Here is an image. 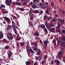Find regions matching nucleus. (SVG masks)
<instances>
[{
    "mask_svg": "<svg viewBox=\"0 0 65 65\" xmlns=\"http://www.w3.org/2000/svg\"><path fill=\"white\" fill-rule=\"evenodd\" d=\"M3 42L5 43H6L7 42V40L5 39H4L3 40Z\"/></svg>",
    "mask_w": 65,
    "mask_h": 65,
    "instance_id": "obj_36",
    "label": "nucleus"
},
{
    "mask_svg": "<svg viewBox=\"0 0 65 65\" xmlns=\"http://www.w3.org/2000/svg\"><path fill=\"white\" fill-rule=\"evenodd\" d=\"M33 19H34V18L33 16L31 17L30 18V20L31 21V20H32Z\"/></svg>",
    "mask_w": 65,
    "mask_h": 65,
    "instance_id": "obj_41",
    "label": "nucleus"
},
{
    "mask_svg": "<svg viewBox=\"0 0 65 65\" xmlns=\"http://www.w3.org/2000/svg\"><path fill=\"white\" fill-rule=\"evenodd\" d=\"M9 0H6L5 1V3H7V2H9Z\"/></svg>",
    "mask_w": 65,
    "mask_h": 65,
    "instance_id": "obj_62",
    "label": "nucleus"
},
{
    "mask_svg": "<svg viewBox=\"0 0 65 65\" xmlns=\"http://www.w3.org/2000/svg\"><path fill=\"white\" fill-rule=\"evenodd\" d=\"M47 19V17L46 16L44 15L43 17V20L44 21H46L45 19Z\"/></svg>",
    "mask_w": 65,
    "mask_h": 65,
    "instance_id": "obj_26",
    "label": "nucleus"
},
{
    "mask_svg": "<svg viewBox=\"0 0 65 65\" xmlns=\"http://www.w3.org/2000/svg\"><path fill=\"white\" fill-rule=\"evenodd\" d=\"M12 28L13 29V30L14 31H16L17 30L16 28H15V27H14V25H12Z\"/></svg>",
    "mask_w": 65,
    "mask_h": 65,
    "instance_id": "obj_15",
    "label": "nucleus"
},
{
    "mask_svg": "<svg viewBox=\"0 0 65 65\" xmlns=\"http://www.w3.org/2000/svg\"><path fill=\"white\" fill-rule=\"evenodd\" d=\"M30 26L31 27H34V25H33V24H30Z\"/></svg>",
    "mask_w": 65,
    "mask_h": 65,
    "instance_id": "obj_56",
    "label": "nucleus"
},
{
    "mask_svg": "<svg viewBox=\"0 0 65 65\" xmlns=\"http://www.w3.org/2000/svg\"><path fill=\"white\" fill-rule=\"evenodd\" d=\"M29 51L31 53L33 54V53H34L35 52L34 51L32 50V49L31 48L29 49Z\"/></svg>",
    "mask_w": 65,
    "mask_h": 65,
    "instance_id": "obj_16",
    "label": "nucleus"
},
{
    "mask_svg": "<svg viewBox=\"0 0 65 65\" xmlns=\"http://www.w3.org/2000/svg\"><path fill=\"white\" fill-rule=\"evenodd\" d=\"M40 0H36V2L37 3H38L39 2Z\"/></svg>",
    "mask_w": 65,
    "mask_h": 65,
    "instance_id": "obj_55",
    "label": "nucleus"
},
{
    "mask_svg": "<svg viewBox=\"0 0 65 65\" xmlns=\"http://www.w3.org/2000/svg\"><path fill=\"white\" fill-rule=\"evenodd\" d=\"M13 19L14 20H15V19H16V17L14 16H13Z\"/></svg>",
    "mask_w": 65,
    "mask_h": 65,
    "instance_id": "obj_51",
    "label": "nucleus"
},
{
    "mask_svg": "<svg viewBox=\"0 0 65 65\" xmlns=\"http://www.w3.org/2000/svg\"><path fill=\"white\" fill-rule=\"evenodd\" d=\"M55 16L56 17H57V18L58 17H59V16H58V15L57 14H55Z\"/></svg>",
    "mask_w": 65,
    "mask_h": 65,
    "instance_id": "obj_59",
    "label": "nucleus"
},
{
    "mask_svg": "<svg viewBox=\"0 0 65 65\" xmlns=\"http://www.w3.org/2000/svg\"><path fill=\"white\" fill-rule=\"evenodd\" d=\"M45 26H46V27L47 28V26H48V23H45Z\"/></svg>",
    "mask_w": 65,
    "mask_h": 65,
    "instance_id": "obj_50",
    "label": "nucleus"
},
{
    "mask_svg": "<svg viewBox=\"0 0 65 65\" xmlns=\"http://www.w3.org/2000/svg\"><path fill=\"white\" fill-rule=\"evenodd\" d=\"M3 17L5 20V21L8 23V25H9L10 24V20L9 18L7 17Z\"/></svg>",
    "mask_w": 65,
    "mask_h": 65,
    "instance_id": "obj_4",
    "label": "nucleus"
},
{
    "mask_svg": "<svg viewBox=\"0 0 65 65\" xmlns=\"http://www.w3.org/2000/svg\"><path fill=\"white\" fill-rule=\"evenodd\" d=\"M52 21L54 22H56L57 21V19L56 18H54L52 19Z\"/></svg>",
    "mask_w": 65,
    "mask_h": 65,
    "instance_id": "obj_18",
    "label": "nucleus"
},
{
    "mask_svg": "<svg viewBox=\"0 0 65 65\" xmlns=\"http://www.w3.org/2000/svg\"><path fill=\"white\" fill-rule=\"evenodd\" d=\"M41 63L42 65H43L44 64V61L42 60Z\"/></svg>",
    "mask_w": 65,
    "mask_h": 65,
    "instance_id": "obj_53",
    "label": "nucleus"
},
{
    "mask_svg": "<svg viewBox=\"0 0 65 65\" xmlns=\"http://www.w3.org/2000/svg\"><path fill=\"white\" fill-rule=\"evenodd\" d=\"M16 5H18L19 6L20 5H21V3H20V2H17L15 4Z\"/></svg>",
    "mask_w": 65,
    "mask_h": 65,
    "instance_id": "obj_31",
    "label": "nucleus"
},
{
    "mask_svg": "<svg viewBox=\"0 0 65 65\" xmlns=\"http://www.w3.org/2000/svg\"><path fill=\"white\" fill-rule=\"evenodd\" d=\"M54 26V24L53 23H50L48 24V26H47L48 29H50L51 27H52Z\"/></svg>",
    "mask_w": 65,
    "mask_h": 65,
    "instance_id": "obj_5",
    "label": "nucleus"
},
{
    "mask_svg": "<svg viewBox=\"0 0 65 65\" xmlns=\"http://www.w3.org/2000/svg\"><path fill=\"white\" fill-rule=\"evenodd\" d=\"M3 13H7V12L6 11H4L3 12Z\"/></svg>",
    "mask_w": 65,
    "mask_h": 65,
    "instance_id": "obj_60",
    "label": "nucleus"
},
{
    "mask_svg": "<svg viewBox=\"0 0 65 65\" xmlns=\"http://www.w3.org/2000/svg\"><path fill=\"white\" fill-rule=\"evenodd\" d=\"M3 38V34L2 32L0 33V39Z\"/></svg>",
    "mask_w": 65,
    "mask_h": 65,
    "instance_id": "obj_9",
    "label": "nucleus"
},
{
    "mask_svg": "<svg viewBox=\"0 0 65 65\" xmlns=\"http://www.w3.org/2000/svg\"><path fill=\"white\" fill-rule=\"evenodd\" d=\"M48 3L46 2L45 3V4H44V5L45 6V5H46V6H47V5H48Z\"/></svg>",
    "mask_w": 65,
    "mask_h": 65,
    "instance_id": "obj_43",
    "label": "nucleus"
},
{
    "mask_svg": "<svg viewBox=\"0 0 65 65\" xmlns=\"http://www.w3.org/2000/svg\"><path fill=\"white\" fill-rule=\"evenodd\" d=\"M48 41L47 40H45L44 42V44H46V45H47V42Z\"/></svg>",
    "mask_w": 65,
    "mask_h": 65,
    "instance_id": "obj_23",
    "label": "nucleus"
},
{
    "mask_svg": "<svg viewBox=\"0 0 65 65\" xmlns=\"http://www.w3.org/2000/svg\"><path fill=\"white\" fill-rule=\"evenodd\" d=\"M9 48H10V46H7L5 47V48L6 50H8Z\"/></svg>",
    "mask_w": 65,
    "mask_h": 65,
    "instance_id": "obj_25",
    "label": "nucleus"
},
{
    "mask_svg": "<svg viewBox=\"0 0 65 65\" xmlns=\"http://www.w3.org/2000/svg\"><path fill=\"white\" fill-rule=\"evenodd\" d=\"M53 41L54 42V43H56V41L55 40H53Z\"/></svg>",
    "mask_w": 65,
    "mask_h": 65,
    "instance_id": "obj_49",
    "label": "nucleus"
},
{
    "mask_svg": "<svg viewBox=\"0 0 65 65\" xmlns=\"http://www.w3.org/2000/svg\"><path fill=\"white\" fill-rule=\"evenodd\" d=\"M23 5L24 6H25L26 5V2H25L23 4Z\"/></svg>",
    "mask_w": 65,
    "mask_h": 65,
    "instance_id": "obj_46",
    "label": "nucleus"
},
{
    "mask_svg": "<svg viewBox=\"0 0 65 65\" xmlns=\"http://www.w3.org/2000/svg\"><path fill=\"white\" fill-rule=\"evenodd\" d=\"M45 49L46 50V47L47 46V45H45L44 46Z\"/></svg>",
    "mask_w": 65,
    "mask_h": 65,
    "instance_id": "obj_52",
    "label": "nucleus"
},
{
    "mask_svg": "<svg viewBox=\"0 0 65 65\" xmlns=\"http://www.w3.org/2000/svg\"><path fill=\"white\" fill-rule=\"evenodd\" d=\"M62 40L63 41L61 44V46H64L65 44V37L64 36H62Z\"/></svg>",
    "mask_w": 65,
    "mask_h": 65,
    "instance_id": "obj_6",
    "label": "nucleus"
},
{
    "mask_svg": "<svg viewBox=\"0 0 65 65\" xmlns=\"http://www.w3.org/2000/svg\"><path fill=\"white\" fill-rule=\"evenodd\" d=\"M48 30H49L50 31H52V32H55V27H53V28H50V29H48Z\"/></svg>",
    "mask_w": 65,
    "mask_h": 65,
    "instance_id": "obj_8",
    "label": "nucleus"
},
{
    "mask_svg": "<svg viewBox=\"0 0 65 65\" xmlns=\"http://www.w3.org/2000/svg\"><path fill=\"white\" fill-rule=\"evenodd\" d=\"M55 62L54 60H52L51 61V64H55Z\"/></svg>",
    "mask_w": 65,
    "mask_h": 65,
    "instance_id": "obj_33",
    "label": "nucleus"
},
{
    "mask_svg": "<svg viewBox=\"0 0 65 65\" xmlns=\"http://www.w3.org/2000/svg\"><path fill=\"white\" fill-rule=\"evenodd\" d=\"M40 43H43L42 42V41L41 40H40Z\"/></svg>",
    "mask_w": 65,
    "mask_h": 65,
    "instance_id": "obj_64",
    "label": "nucleus"
},
{
    "mask_svg": "<svg viewBox=\"0 0 65 65\" xmlns=\"http://www.w3.org/2000/svg\"><path fill=\"white\" fill-rule=\"evenodd\" d=\"M17 8L19 9L20 11H24L25 10V9H23V8H20L19 7H17Z\"/></svg>",
    "mask_w": 65,
    "mask_h": 65,
    "instance_id": "obj_13",
    "label": "nucleus"
},
{
    "mask_svg": "<svg viewBox=\"0 0 65 65\" xmlns=\"http://www.w3.org/2000/svg\"><path fill=\"white\" fill-rule=\"evenodd\" d=\"M48 11H49V10L48 9H47L46 10V13H47L48 14H49V12H48Z\"/></svg>",
    "mask_w": 65,
    "mask_h": 65,
    "instance_id": "obj_27",
    "label": "nucleus"
},
{
    "mask_svg": "<svg viewBox=\"0 0 65 65\" xmlns=\"http://www.w3.org/2000/svg\"><path fill=\"white\" fill-rule=\"evenodd\" d=\"M35 39L36 40H38V37H35Z\"/></svg>",
    "mask_w": 65,
    "mask_h": 65,
    "instance_id": "obj_58",
    "label": "nucleus"
},
{
    "mask_svg": "<svg viewBox=\"0 0 65 65\" xmlns=\"http://www.w3.org/2000/svg\"><path fill=\"white\" fill-rule=\"evenodd\" d=\"M41 57L40 56H38V60L39 61V60H41Z\"/></svg>",
    "mask_w": 65,
    "mask_h": 65,
    "instance_id": "obj_30",
    "label": "nucleus"
},
{
    "mask_svg": "<svg viewBox=\"0 0 65 65\" xmlns=\"http://www.w3.org/2000/svg\"><path fill=\"white\" fill-rule=\"evenodd\" d=\"M22 39V38L21 37H19L17 39H16V40H20Z\"/></svg>",
    "mask_w": 65,
    "mask_h": 65,
    "instance_id": "obj_35",
    "label": "nucleus"
},
{
    "mask_svg": "<svg viewBox=\"0 0 65 65\" xmlns=\"http://www.w3.org/2000/svg\"><path fill=\"white\" fill-rule=\"evenodd\" d=\"M33 49L34 51H35L36 52H37V54H38L39 56H40L41 55L40 53L41 52V51L40 49L37 48L35 46L34 47Z\"/></svg>",
    "mask_w": 65,
    "mask_h": 65,
    "instance_id": "obj_2",
    "label": "nucleus"
},
{
    "mask_svg": "<svg viewBox=\"0 0 65 65\" xmlns=\"http://www.w3.org/2000/svg\"><path fill=\"white\" fill-rule=\"evenodd\" d=\"M28 13L29 15H31V14L32 13V11L31 10L29 11L28 12Z\"/></svg>",
    "mask_w": 65,
    "mask_h": 65,
    "instance_id": "obj_40",
    "label": "nucleus"
},
{
    "mask_svg": "<svg viewBox=\"0 0 65 65\" xmlns=\"http://www.w3.org/2000/svg\"><path fill=\"white\" fill-rule=\"evenodd\" d=\"M14 32L16 35H17V34H18L17 33V30L14 31Z\"/></svg>",
    "mask_w": 65,
    "mask_h": 65,
    "instance_id": "obj_45",
    "label": "nucleus"
},
{
    "mask_svg": "<svg viewBox=\"0 0 65 65\" xmlns=\"http://www.w3.org/2000/svg\"><path fill=\"white\" fill-rule=\"evenodd\" d=\"M11 54L8 53V57H10Z\"/></svg>",
    "mask_w": 65,
    "mask_h": 65,
    "instance_id": "obj_44",
    "label": "nucleus"
},
{
    "mask_svg": "<svg viewBox=\"0 0 65 65\" xmlns=\"http://www.w3.org/2000/svg\"><path fill=\"white\" fill-rule=\"evenodd\" d=\"M32 45H35V46L36 47H38V46H37V45H38V44L37 43H36V42L34 43L33 42L32 43Z\"/></svg>",
    "mask_w": 65,
    "mask_h": 65,
    "instance_id": "obj_11",
    "label": "nucleus"
},
{
    "mask_svg": "<svg viewBox=\"0 0 65 65\" xmlns=\"http://www.w3.org/2000/svg\"><path fill=\"white\" fill-rule=\"evenodd\" d=\"M20 45L22 46H23L24 44H25V43L24 42H21L20 43Z\"/></svg>",
    "mask_w": 65,
    "mask_h": 65,
    "instance_id": "obj_17",
    "label": "nucleus"
},
{
    "mask_svg": "<svg viewBox=\"0 0 65 65\" xmlns=\"http://www.w3.org/2000/svg\"><path fill=\"white\" fill-rule=\"evenodd\" d=\"M11 28V26H10V25H8V26L7 28V31H8L10 29V28Z\"/></svg>",
    "mask_w": 65,
    "mask_h": 65,
    "instance_id": "obj_19",
    "label": "nucleus"
},
{
    "mask_svg": "<svg viewBox=\"0 0 65 65\" xmlns=\"http://www.w3.org/2000/svg\"><path fill=\"white\" fill-rule=\"evenodd\" d=\"M31 7L33 8H35V7H36V5H34L31 6Z\"/></svg>",
    "mask_w": 65,
    "mask_h": 65,
    "instance_id": "obj_34",
    "label": "nucleus"
},
{
    "mask_svg": "<svg viewBox=\"0 0 65 65\" xmlns=\"http://www.w3.org/2000/svg\"><path fill=\"white\" fill-rule=\"evenodd\" d=\"M44 31L45 32H47V30L45 28V29H44Z\"/></svg>",
    "mask_w": 65,
    "mask_h": 65,
    "instance_id": "obj_54",
    "label": "nucleus"
},
{
    "mask_svg": "<svg viewBox=\"0 0 65 65\" xmlns=\"http://www.w3.org/2000/svg\"><path fill=\"white\" fill-rule=\"evenodd\" d=\"M34 34L35 36H38L39 35V33H38V32L37 31H36V33L35 32L34 33Z\"/></svg>",
    "mask_w": 65,
    "mask_h": 65,
    "instance_id": "obj_10",
    "label": "nucleus"
},
{
    "mask_svg": "<svg viewBox=\"0 0 65 65\" xmlns=\"http://www.w3.org/2000/svg\"><path fill=\"white\" fill-rule=\"evenodd\" d=\"M59 41V42L60 43H62V42H63V40L61 39H60L58 40Z\"/></svg>",
    "mask_w": 65,
    "mask_h": 65,
    "instance_id": "obj_28",
    "label": "nucleus"
},
{
    "mask_svg": "<svg viewBox=\"0 0 65 65\" xmlns=\"http://www.w3.org/2000/svg\"><path fill=\"white\" fill-rule=\"evenodd\" d=\"M40 28L43 29H45V26L44 24H41L40 25Z\"/></svg>",
    "mask_w": 65,
    "mask_h": 65,
    "instance_id": "obj_7",
    "label": "nucleus"
},
{
    "mask_svg": "<svg viewBox=\"0 0 65 65\" xmlns=\"http://www.w3.org/2000/svg\"><path fill=\"white\" fill-rule=\"evenodd\" d=\"M1 7H3V8H5V5L3 4H1Z\"/></svg>",
    "mask_w": 65,
    "mask_h": 65,
    "instance_id": "obj_39",
    "label": "nucleus"
},
{
    "mask_svg": "<svg viewBox=\"0 0 65 65\" xmlns=\"http://www.w3.org/2000/svg\"><path fill=\"white\" fill-rule=\"evenodd\" d=\"M62 60L64 62H65V57L64 56Z\"/></svg>",
    "mask_w": 65,
    "mask_h": 65,
    "instance_id": "obj_38",
    "label": "nucleus"
},
{
    "mask_svg": "<svg viewBox=\"0 0 65 65\" xmlns=\"http://www.w3.org/2000/svg\"><path fill=\"white\" fill-rule=\"evenodd\" d=\"M59 43H60V42H59V40L57 41V46H58L59 45Z\"/></svg>",
    "mask_w": 65,
    "mask_h": 65,
    "instance_id": "obj_48",
    "label": "nucleus"
},
{
    "mask_svg": "<svg viewBox=\"0 0 65 65\" xmlns=\"http://www.w3.org/2000/svg\"><path fill=\"white\" fill-rule=\"evenodd\" d=\"M62 13H63V14H65V11H62Z\"/></svg>",
    "mask_w": 65,
    "mask_h": 65,
    "instance_id": "obj_63",
    "label": "nucleus"
},
{
    "mask_svg": "<svg viewBox=\"0 0 65 65\" xmlns=\"http://www.w3.org/2000/svg\"><path fill=\"white\" fill-rule=\"evenodd\" d=\"M17 45L18 47H19V45H20V44L19 43H17Z\"/></svg>",
    "mask_w": 65,
    "mask_h": 65,
    "instance_id": "obj_42",
    "label": "nucleus"
},
{
    "mask_svg": "<svg viewBox=\"0 0 65 65\" xmlns=\"http://www.w3.org/2000/svg\"><path fill=\"white\" fill-rule=\"evenodd\" d=\"M47 58V55H45L44 57V59H46V58Z\"/></svg>",
    "mask_w": 65,
    "mask_h": 65,
    "instance_id": "obj_32",
    "label": "nucleus"
},
{
    "mask_svg": "<svg viewBox=\"0 0 65 65\" xmlns=\"http://www.w3.org/2000/svg\"><path fill=\"white\" fill-rule=\"evenodd\" d=\"M40 14H43V10H40Z\"/></svg>",
    "mask_w": 65,
    "mask_h": 65,
    "instance_id": "obj_37",
    "label": "nucleus"
},
{
    "mask_svg": "<svg viewBox=\"0 0 65 65\" xmlns=\"http://www.w3.org/2000/svg\"><path fill=\"white\" fill-rule=\"evenodd\" d=\"M61 26V24H58L57 27H56V29H58V28H59L60 27V26Z\"/></svg>",
    "mask_w": 65,
    "mask_h": 65,
    "instance_id": "obj_29",
    "label": "nucleus"
},
{
    "mask_svg": "<svg viewBox=\"0 0 65 65\" xmlns=\"http://www.w3.org/2000/svg\"><path fill=\"white\" fill-rule=\"evenodd\" d=\"M55 62L58 64H59L60 63V61L57 59H55Z\"/></svg>",
    "mask_w": 65,
    "mask_h": 65,
    "instance_id": "obj_14",
    "label": "nucleus"
},
{
    "mask_svg": "<svg viewBox=\"0 0 65 65\" xmlns=\"http://www.w3.org/2000/svg\"><path fill=\"white\" fill-rule=\"evenodd\" d=\"M62 33H65V30H62Z\"/></svg>",
    "mask_w": 65,
    "mask_h": 65,
    "instance_id": "obj_57",
    "label": "nucleus"
},
{
    "mask_svg": "<svg viewBox=\"0 0 65 65\" xmlns=\"http://www.w3.org/2000/svg\"><path fill=\"white\" fill-rule=\"evenodd\" d=\"M61 50L58 54V56L59 58V59L60 60L62 58V56L64 54V48H62L60 49Z\"/></svg>",
    "mask_w": 65,
    "mask_h": 65,
    "instance_id": "obj_1",
    "label": "nucleus"
},
{
    "mask_svg": "<svg viewBox=\"0 0 65 65\" xmlns=\"http://www.w3.org/2000/svg\"><path fill=\"white\" fill-rule=\"evenodd\" d=\"M39 4L41 8H43V4L41 3H39Z\"/></svg>",
    "mask_w": 65,
    "mask_h": 65,
    "instance_id": "obj_20",
    "label": "nucleus"
},
{
    "mask_svg": "<svg viewBox=\"0 0 65 65\" xmlns=\"http://www.w3.org/2000/svg\"><path fill=\"white\" fill-rule=\"evenodd\" d=\"M6 3V5L8 6H11L10 4V3L9 2H7V3Z\"/></svg>",
    "mask_w": 65,
    "mask_h": 65,
    "instance_id": "obj_24",
    "label": "nucleus"
},
{
    "mask_svg": "<svg viewBox=\"0 0 65 65\" xmlns=\"http://www.w3.org/2000/svg\"><path fill=\"white\" fill-rule=\"evenodd\" d=\"M39 12V11L38 10H36L33 11V13H38Z\"/></svg>",
    "mask_w": 65,
    "mask_h": 65,
    "instance_id": "obj_12",
    "label": "nucleus"
},
{
    "mask_svg": "<svg viewBox=\"0 0 65 65\" xmlns=\"http://www.w3.org/2000/svg\"><path fill=\"white\" fill-rule=\"evenodd\" d=\"M3 24H6V22H5V21H3Z\"/></svg>",
    "mask_w": 65,
    "mask_h": 65,
    "instance_id": "obj_61",
    "label": "nucleus"
},
{
    "mask_svg": "<svg viewBox=\"0 0 65 65\" xmlns=\"http://www.w3.org/2000/svg\"><path fill=\"white\" fill-rule=\"evenodd\" d=\"M8 35L7 37L9 40H12L13 38V36H12V34L11 33L8 32L7 34Z\"/></svg>",
    "mask_w": 65,
    "mask_h": 65,
    "instance_id": "obj_3",
    "label": "nucleus"
},
{
    "mask_svg": "<svg viewBox=\"0 0 65 65\" xmlns=\"http://www.w3.org/2000/svg\"><path fill=\"white\" fill-rule=\"evenodd\" d=\"M31 62L30 61H28L26 62V65H30Z\"/></svg>",
    "mask_w": 65,
    "mask_h": 65,
    "instance_id": "obj_22",
    "label": "nucleus"
},
{
    "mask_svg": "<svg viewBox=\"0 0 65 65\" xmlns=\"http://www.w3.org/2000/svg\"><path fill=\"white\" fill-rule=\"evenodd\" d=\"M58 32H59V34H61V30L60 29H59L58 30Z\"/></svg>",
    "mask_w": 65,
    "mask_h": 65,
    "instance_id": "obj_47",
    "label": "nucleus"
},
{
    "mask_svg": "<svg viewBox=\"0 0 65 65\" xmlns=\"http://www.w3.org/2000/svg\"><path fill=\"white\" fill-rule=\"evenodd\" d=\"M59 21L61 23H63L64 22V21H65V20H64V19H63L62 20L61 19H60L59 20Z\"/></svg>",
    "mask_w": 65,
    "mask_h": 65,
    "instance_id": "obj_21",
    "label": "nucleus"
}]
</instances>
